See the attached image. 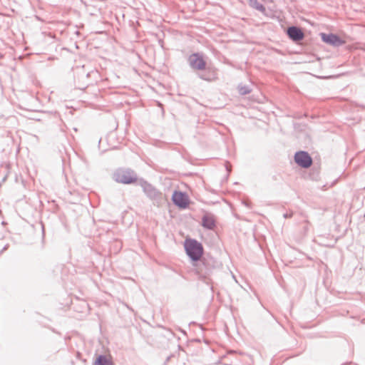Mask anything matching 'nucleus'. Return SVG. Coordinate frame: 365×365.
I'll use <instances>...</instances> for the list:
<instances>
[{"label": "nucleus", "instance_id": "1", "mask_svg": "<svg viewBox=\"0 0 365 365\" xmlns=\"http://www.w3.org/2000/svg\"><path fill=\"white\" fill-rule=\"evenodd\" d=\"M185 249L187 255L193 261H198L203 255L202 245L195 240L187 239L185 242Z\"/></svg>", "mask_w": 365, "mask_h": 365}, {"label": "nucleus", "instance_id": "2", "mask_svg": "<svg viewBox=\"0 0 365 365\" xmlns=\"http://www.w3.org/2000/svg\"><path fill=\"white\" fill-rule=\"evenodd\" d=\"M322 41L329 45L334 46H339L346 43V41L344 37L339 36L334 34H320Z\"/></svg>", "mask_w": 365, "mask_h": 365}, {"label": "nucleus", "instance_id": "3", "mask_svg": "<svg viewBox=\"0 0 365 365\" xmlns=\"http://www.w3.org/2000/svg\"><path fill=\"white\" fill-rule=\"evenodd\" d=\"M295 162L302 168H309L312 165V160L309 155L304 152L300 151L294 155Z\"/></svg>", "mask_w": 365, "mask_h": 365}, {"label": "nucleus", "instance_id": "4", "mask_svg": "<svg viewBox=\"0 0 365 365\" xmlns=\"http://www.w3.org/2000/svg\"><path fill=\"white\" fill-rule=\"evenodd\" d=\"M172 198L175 205L180 208H186L190 204L188 196L182 192H175Z\"/></svg>", "mask_w": 365, "mask_h": 365}, {"label": "nucleus", "instance_id": "5", "mask_svg": "<svg viewBox=\"0 0 365 365\" xmlns=\"http://www.w3.org/2000/svg\"><path fill=\"white\" fill-rule=\"evenodd\" d=\"M189 63L190 66L194 69L202 70L205 69L206 63L202 56L198 53H193L189 57Z\"/></svg>", "mask_w": 365, "mask_h": 365}, {"label": "nucleus", "instance_id": "6", "mask_svg": "<svg viewBox=\"0 0 365 365\" xmlns=\"http://www.w3.org/2000/svg\"><path fill=\"white\" fill-rule=\"evenodd\" d=\"M116 180L124 184H130L136 181V178L131 172H121L117 174Z\"/></svg>", "mask_w": 365, "mask_h": 365}, {"label": "nucleus", "instance_id": "7", "mask_svg": "<svg viewBox=\"0 0 365 365\" xmlns=\"http://www.w3.org/2000/svg\"><path fill=\"white\" fill-rule=\"evenodd\" d=\"M287 34L294 41H300L304 38V33L299 28L296 26L289 27L287 29Z\"/></svg>", "mask_w": 365, "mask_h": 365}, {"label": "nucleus", "instance_id": "8", "mask_svg": "<svg viewBox=\"0 0 365 365\" xmlns=\"http://www.w3.org/2000/svg\"><path fill=\"white\" fill-rule=\"evenodd\" d=\"M93 365H113L112 357L110 355L98 356Z\"/></svg>", "mask_w": 365, "mask_h": 365}, {"label": "nucleus", "instance_id": "9", "mask_svg": "<svg viewBox=\"0 0 365 365\" xmlns=\"http://www.w3.org/2000/svg\"><path fill=\"white\" fill-rule=\"evenodd\" d=\"M215 225V221L212 217L204 216L202 218V225L211 229Z\"/></svg>", "mask_w": 365, "mask_h": 365}]
</instances>
